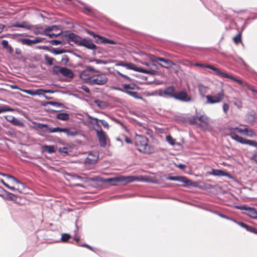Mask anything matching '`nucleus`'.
<instances>
[{
  "mask_svg": "<svg viewBox=\"0 0 257 257\" xmlns=\"http://www.w3.org/2000/svg\"><path fill=\"white\" fill-rule=\"evenodd\" d=\"M201 67H205L207 68L210 69L214 71V74L216 75L221 78H225L229 79L232 81H233L243 87H246L248 89L251 90L254 93V95L257 97V90L254 89L251 86H250L247 83L243 81L242 80L239 79L238 77H234L232 75L228 74L223 71H222L220 69L215 67L213 65H199Z\"/></svg>",
  "mask_w": 257,
  "mask_h": 257,
  "instance_id": "f257e3e1",
  "label": "nucleus"
},
{
  "mask_svg": "<svg viewBox=\"0 0 257 257\" xmlns=\"http://www.w3.org/2000/svg\"><path fill=\"white\" fill-rule=\"evenodd\" d=\"M134 141L139 152L145 154H151L155 152L154 147L149 144V140L147 137L136 134Z\"/></svg>",
  "mask_w": 257,
  "mask_h": 257,
  "instance_id": "f03ea898",
  "label": "nucleus"
},
{
  "mask_svg": "<svg viewBox=\"0 0 257 257\" xmlns=\"http://www.w3.org/2000/svg\"><path fill=\"white\" fill-rule=\"evenodd\" d=\"M35 125L34 126L35 129L37 130H41L44 133H53L56 132H63L66 133L68 136H75L76 133L72 132L69 128H60L59 127H49V125L46 124L41 123L39 122H33Z\"/></svg>",
  "mask_w": 257,
  "mask_h": 257,
  "instance_id": "7ed1b4c3",
  "label": "nucleus"
},
{
  "mask_svg": "<svg viewBox=\"0 0 257 257\" xmlns=\"http://www.w3.org/2000/svg\"><path fill=\"white\" fill-rule=\"evenodd\" d=\"M137 180L135 176H118L110 178L104 179L101 180L104 183H109L111 185H125L127 183L133 182Z\"/></svg>",
  "mask_w": 257,
  "mask_h": 257,
  "instance_id": "20e7f679",
  "label": "nucleus"
},
{
  "mask_svg": "<svg viewBox=\"0 0 257 257\" xmlns=\"http://www.w3.org/2000/svg\"><path fill=\"white\" fill-rule=\"evenodd\" d=\"M0 175L6 177L8 180H10L12 182L17 184V187L16 188L15 187H11L7 183H5L3 179L1 180V182L8 188L11 189L12 191L17 190L19 192L21 193L22 188H23L24 187V185L23 183H22L19 180H18L16 177L11 176L9 174L0 173Z\"/></svg>",
  "mask_w": 257,
  "mask_h": 257,
  "instance_id": "39448f33",
  "label": "nucleus"
},
{
  "mask_svg": "<svg viewBox=\"0 0 257 257\" xmlns=\"http://www.w3.org/2000/svg\"><path fill=\"white\" fill-rule=\"evenodd\" d=\"M97 74L92 75L91 79H89V84L93 85H104L107 80L108 78L106 75L103 73H100L98 71H95Z\"/></svg>",
  "mask_w": 257,
  "mask_h": 257,
  "instance_id": "423d86ee",
  "label": "nucleus"
},
{
  "mask_svg": "<svg viewBox=\"0 0 257 257\" xmlns=\"http://www.w3.org/2000/svg\"><path fill=\"white\" fill-rule=\"evenodd\" d=\"M53 74L57 75H61L63 76L72 79L74 77V74L73 72L66 68L60 67L58 65H55L53 68Z\"/></svg>",
  "mask_w": 257,
  "mask_h": 257,
  "instance_id": "0eeeda50",
  "label": "nucleus"
},
{
  "mask_svg": "<svg viewBox=\"0 0 257 257\" xmlns=\"http://www.w3.org/2000/svg\"><path fill=\"white\" fill-rule=\"evenodd\" d=\"M62 38L63 40L67 41L71 45H72L71 43L73 42L78 46L81 38L79 36L70 31H65L63 32L62 35Z\"/></svg>",
  "mask_w": 257,
  "mask_h": 257,
  "instance_id": "6e6552de",
  "label": "nucleus"
},
{
  "mask_svg": "<svg viewBox=\"0 0 257 257\" xmlns=\"http://www.w3.org/2000/svg\"><path fill=\"white\" fill-rule=\"evenodd\" d=\"M224 95V91L221 89L220 91L215 94L206 95V103L208 104H214L221 102L223 100Z\"/></svg>",
  "mask_w": 257,
  "mask_h": 257,
  "instance_id": "1a4fd4ad",
  "label": "nucleus"
},
{
  "mask_svg": "<svg viewBox=\"0 0 257 257\" xmlns=\"http://www.w3.org/2000/svg\"><path fill=\"white\" fill-rule=\"evenodd\" d=\"M95 71L91 67H89L86 70H83L80 74V77L83 79L85 83L89 84V79H91L92 75Z\"/></svg>",
  "mask_w": 257,
  "mask_h": 257,
  "instance_id": "9d476101",
  "label": "nucleus"
},
{
  "mask_svg": "<svg viewBox=\"0 0 257 257\" xmlns=\"http://www.w3.org/2000/svg\"><path fill=\"white\" fill-rule=\"evenodd\" d=\"M242 127H232L229 129V136L233 139L237 141V139L235 138L234 135L237 137H239L237 135V133H239L241 134L244 135L246 131V125H241Z\"/></svg>",
  "mask_w": 257,
  "mask_h": 257,
  "instance_id": "9b49d317",
  "label": "nucleus"
},
{
  "mask_svg": "<svg viewBox=\"0 0 257 257\" xmlns=\"http://www.w3.org/2000/svg\"><path fill=\"white\" fill-rule=\"evenodd\" d=\"M96 133L100 146L101 147H105L107 145V138L105 132L102 130H96Z\"/></svg>",
  "mask_w": 257,
  "mask_h": 257,
  "instance_id": "f8f14e48",
  "label": "nucleus"
},
{
  "mask_svg": "<svg viewBox=\"0 0 257 257\" xmlns=\"http://www.w3.org/2000/svg\"><path fill=\"white\" fill-rule=\"evenodd\" d=\"M98 159V154L96 152H90L85 160V164L93 165L95 164Z\"/></svg>",
  "mask_w": 257,
  "mask_h": 257,
  "instance_id": "ddd939ff",
  "label": "nucleus"
},
{
  "mask_svg": "<svg viewBox=\"0 0 257 257\" xmlns=\"http://www.w3.org/2000/svg\"><path fill=\"white\" fill-rule=\"evenodd\" d=\"M209 118L206 115H201L198 116V127L206 129L209 126Z\"/></svg>",
  "mask_w": 257,
  "mask_h": 257,
  "instance_id": "4468645a",
  "label": "nucleus"
},
{
  "mask_svg": "<svg viewBox=\"0 0 257 257\" xmlns=\"http://www.w3.org/2000/svg\"><path fill=\"white\" fill-rule=\"evenodd\" d=\"M79 46H83L90 50H95L96 46L90 39H83L80 40Z\"/></svg>",
  "mask_w": 257,
  "mask_h": 257,
  "instance_id": "2eb2a0df",
  "label": "nucleus"
},
{
  "mask_svg": "<svg viewBox=\"0 0 257 257\" xmlns=\"http://www.w3.org/2000/svg\"><path fill=\"white\" fill-rule=\"evenodd\" d=\"M150 58L152 62L154 63L153 64H155V63L160 64V62H163L165 63H166L167 64H175V63L172 62L170 59L158 57L153 55H151Z\"/></svg>",
  "mask_w": 257,
  "mask_h": 257,
  "instance_id": "dca6fc26",
  "label": "nucleus"
},
{
  "mask_svg": "<svg viewBox=\"0 0 257 257\" xmlns=\"http://www.w3.org/2000/svg\"><path fill=\"white\" fill-rule=\"evenodd\" d=\"M241 210H245L246 214L253 218H257V211L254 208L247 207L245 206L237 207Z\"/></svg>",
  "mask_w": 257,
  "mask_h": 257,
  "instance_id": "f3484780",
  "label": "nucleus"
},
{
  "mask_svg": "<svg viewBox=\"0 0 257 257\" xmlns=\"http://www.w3.org/2000/svg\"><path fill=\"white\" fill-rule=\"evenodd\" d=\"M5 200H10V201H13L16 203L22 205L23 203H22L20 201L21 200V198L19 196H18L12 193H10L9 192H7V194L5 196V197L4 198Z\"/></svg>",
  "mask_w": 257,
  "mask_h": 257,
  "instance_id": "a211bd4d",
  "label": "nucleus"
},
{
  "mask_svg": "<svg viewBox=\"0 0 257 257\" xmlns=\"http://www.w3.org/2000/svg\"><path fill=\"white\" fill-rule=\"evenodd\" d=\"M167 179L169 180L177 181L180 182H183L186 185L191 184V181L188 179L187 177L184 176H170Z\"/></svg>",
  "mask_w": 257,
  "mask_h": 257,
  "instance_id": "6ab92c4d",
  "label": "nucleus"
},
{
  "mask_svg": "<svg viewBox=\"0 0 257 257\" xmlns=\"http://www.w3.org/2000/svg\"><path fill=\"white\" fill-rule=\"evenodd\" d=\"M123 66H125L126 67V68H127V69H133V70H134L136 71H138L140 72L151 74H154V70L145 69L142 68L141 67H138L137 66V65H123Z\"/></svg>",
  "mask_w": 257,
  "mask_h": 257,
  "instance_id": "aec40b11",
  "label": "nucleus"
},
{
  "mask_svg": "<svg viewBox=\"0 0 257 257\" xmlns=\"http://www.w3.org/2000/svg\"><path fill=\"white\" fill-rule=\"evenodd\" d=\"M233 136H235L237 139V142L242 144H246L249 146H253L255 147H257V142L254 141L247 140L244 139L241 137H237L234 135Z\"/></svg>",
  "mask_w": 257,
  "mask_h": 257,
  "instance_id": "412c9836",
  "label": "nucleus"
},
{
  "mask_svg": "<svg viewBox=\"0 0 257 257\" xmlns=\"http://www.w3.org/2000/svg\"><path fill=\"white\" fill-rule=\"evenodd\" d=\"M12 27L16 28H21L27 30H31L33 27V25H31L29 24L27 22L23 21L21 23L16 22L12 24Z\"/></svg>",
  "mask_w": 257,
  "mask_h": 257,
  "instance_id": "4be33fe9",
  "label": "nucleus"
},
{
  "mask_svg": "<svg viewBox=\"0 0 257 257\" xmlns=\"http://www.w3.org/2000/svg\"><path fill=\"white\" fill-rule=\"evenodd\" d=\"M174 98L184 101H188L191 100V98L188 96L187 93L183 91L176 93Z\"/></svg>",
  "mask_w": 257,
  "mask_h": 257,
  "instance_id": "5701e85b",
  "label": "nucleus"
},
{
  "mask_svg": "<svg viewBox=\"0 0 257 257\" xmlns=\"http://www.w3.org/2000/svg\"><path fill=\"white\" fill-rule=\"evenodd\" d=\"M176 89L174 86H169L165 89L163 92L164 95L169 97L174 98L176 94Z\"/></svg>",
  "mask_w": 257,
  "mask_h": 257,
  "instance_id": "b1692460",
  "label": "nucleus"
},
{
  "mask_svg": "<svg viewBox=\"0 0 257 257\" xmlns=\"http://www.w3.org/2000/svg\"><path fill=\"white\" fill-rule=\"evenodd\" d=\"M96 43L100 44H110L113 45L116 44V42L113 40L108 39L106 37L99 35L98 39H96Z\"/></svg>",
  "mask_w": 257,
  "mask_h": 257,
  "instance_id": "393cba45",
  "label": "nucleus"
},
{
  "mask_svg": "<svg viewBox=\"0 0 257 257\" xmlns=\"http://www.w3.org/2000/svg\"><path fill=\"white\" fill-rule=\"evenodd\" d=\"M211 175L213 176H228L229 174L221 170L218 169H212L211 172L210 173Z\"/></svg>",
  "mask_w": 257,
  "mask_h": 257,
  "instance_id": "a878e982",
  "label": "nucleus"
},
{
  "mask_svg": "<svg viewBox=\"0 0 257 257\" xmlns=\"http://www.w3.org/2000/svg\"><path fill=\"white\" fill-rule=\"evenodd\" d=\"M56 118L58 119H59L61 120L66 121L69 119L70 117H69V115L68 113H65V112H62V113H58L56 115Z\"/></svg>",
  "mask_w": 257,
  "mask_h": 257,
  "instance_id": "bb28decb",
  "label": "nucleus"
},
{
  "mask_svg": "<svg viewBox=\"0 0 257 257\" xmlns=\"http://www.w3.org/2000/svg\"><path fill=\"white\" fill-rule=\"evenodd\" d=\"M59 30H60V28L58 26L53 25V26H49L44 30V31L43 32V34H47V33H50L51 31H57Z\"/></svg>",
  "mask_w": 257,
  "mask_h": 257,
  "instance_id": "cd10ccee",
  "label": "nucleus"
},
{
  "mask_svg": "<svg viewBox=\"0 0 257 257\" xmlns=\"http://www.w3.org/2000/svg\"><path fill=\"white\" fill-rule=\"evenodd\" d=\"M114 89L116 90L123 91V90L122 89L118 88V87H116ZM124 92H125L126 93L133 96L134 98H141V97H139L138 96V93L137 92L132 91L128 90H125V91H124Z\"/></svg>",
  "mask_w": 257,
  "mask_h": 257,
  "instance_id": "c85d7f7f",
  "label": "nucleus"
},
{
  "mask_svg": "<svg viewBox=\"0 0 257 257\" xmlns=\"http://www.w3.org/2000/svg\"><path fill=\"white\" fill-rule=\"evenodd\" d=\"M244 135L249 137H253L256 136V134L253 129L249 128L248 126L246 125Z\"/></svg>",
  "mask_w": 257,
  "mask_h": 257,
  "instance_id": "c756f323",
  "label": "nucleus"
},
{
  "mask_svg": "<svg viewBox=\"0 0 257 257\" xmlns=\"http://www.w3.org/2000/svg\"><path fill=\"white\" fill-rule=\"evenodd\" d=\"M94 103L98 107L102 109H104L107 106V103L104 101L96 100H95Z\"/></svg>",
  "mask_w": 257,
  "mask_h": 257,
  "instance_id": "7c9ffc66",
  "label": "nucleus"
},
{
  "mask_svg": "<svg viewBox=\"0 0 257 257\" xmlns=\"http://www.w3.org/2000/svg\"><path fill=\"white\" fill-rule=\"evenodd\" d=\"M43 150L48 153H53L55 152V147L54 146L45 145L43 147Z\"/></svg>",
  "mask_w": 257,
  "mask_h": 257,
  "instance_id": "2f4dec72",
  "label": "nucleus"
},
{
  "mask_svg": "<svg viewBox=\"0 0 257 257\" xmlns=\"http://www.w3.org/2000/svg\"><path fill=\"white\" fill-rule=\"evenodd\" d=\"M20 41L23 45H26L27 46H32L34 44V40L29 39H21Z\"/></svg>",
  "mask_w": 257,
  "mask_h": 257,
  "instance_id": "473e14b6",
  "label": "nucleus"
},
{
  "mask_svg": "<svg viewBox=\"0 0 257 257\" xmlns=\"http://www.w3.org/2000/svg\"><path fill=\"white\" fill-rule=\"evenodd\" d=\"M74 239L77 242V244L79 246H83V247H85L89 249H90V250H92V247L89 246V245L86 244V243H83V244H80V242H79V239H80V238L79 237L77 236V235L75 236L74 237Z\"/></svg>",
  "mask_w": 257,
  "mask_h": 257,
  "instance_id": "72a5a7b5",
  "label": "nucleus"
},
{
  "mask_svg": "<svg viewBox=\"0 0 257 257\" xmlns=\"http://www.w3.org/2000/svg\"><path fill=\"white\" fill-rule=\"evenodd\" d=\"M123 140H124L127 144H132V141L131 139L125 135H122L117 139V140L120 141H122Z\"/></svg>",
  "mask_w": 257,
  "mask_h": 257,
  "instance_id": "f704fd0d",
  "label": "nucleus"
},
{
  "mask_svg": "<svg viewBox=\"0 0 257 257\" xmlns=\"http://www.w3.org/2000/svg\"><path fill=\"white\" fill-rule=\"evenodd\" d=\"M189 122L192 124H195L198 126V116H193L190 117L189 119Z\"/></svg>",
  "mask_w": 257,
  "mask_h": 257,
  "instance_id": "c9c22d12",
  "label": "nucleus"
},
{
  "mask_svg": "<svg viewBox=\"0 0 257 257\" xmlns=\"http://www.w3.org/2000/svg\"><path fill=\"white\" fill-rule=\"evenodd\" d=\"M13 110L14 109L10 107L7 105H4L3 106L0 107V113L7 111H13Z\"/></svg>",
  "mask_w": 257,
  "mask_h": 257,
  "instance_id": "e433bc0d",
  "label": "nucleus"
},
{
  "mask_svg": "<svg viewBox=\"0 0 257 257\" xmlns=\"http://www.w3.org/2000/svg\"><path fill=\"white\" fill-rule=\"evenodd\" d=\"M2 45L4 48L9 50L11 52L12 51V48L9 45V42L6 40H3L2 42Z\"/></svg>",
  "mask_w": 257,
  "mask_h": 257,
  "instance_id": "4c0bfd02",
  "label": "nucleus"
},
{
  "mask_svg": "<svg viewBox=\"0 0 257 257\" xmlns=\"http://www.w3.org/2000/svg\"><path fill=\"white\" fill-rule=\"evenodd\" d=\"M233 41L237 45L239 43L242 42L241 33H239L235 36V37L233 38Z\"/></svg>",
  "mask_w": 257,
  "mask_h": 257,
  "instance_id": "58836bf2",
  "label": "nucleus"
},
{
  "mask_svg": "<svg viewBox=\"0 0 257 257\" xmlns=\"http://www.w3.org/2000/svg\"><path fill=\"white\" fill-rule=\"evenodd\" d=\"M110 118L114 122H115L117 123V124H119L120 125H121L122 127V128H123L124 130H126L127 128H126V127L125 126V125L119 120L117 119V118H116L115 117H112V116H110Z\"/></svg>",
  "mask_w": 257,
  "mask_h": 257,
  "instance_id": "ea45409f",
  "label": "nucleus"
},
{
  "mask_svg": "<svg viewBox=\"0 0 257 257\" xmlns=\"http://www.w3.org/2000/svg\"><path fill=\"white\" fill-rule=\"evenodd\" d=\"M97 121H99L101 124L103 126V127L107 130H108L109 127V125L107 121L103 119H98L97 118L95 119Z\"/></svg>",
  "mask_w": 257,
  "mask_h": 257,
  "instance_id": "a19ab883",
  "label": "nucleus"
},
{
  "mask_svg": "<svg viewBox=\"0 0 257 257\" xmlns=\"http://www.w3.org/2000/svg\"><path fill=\"white\" fill-rule=\"evenodd\" d=\"M71 237V236L70 234L68 233H63L61 236V241L63 242H66L69 239H70Z\"/></svg>",
  "mask_w": 257,
  "mask_h": 257,
  "instance_id": "79ce46f5",
  "label": "nucleus"
},
{
  "mask_svg": "<svg viewBox=\"0 0 257 257\" xmlns=\"http://www.w3.org/2000/svg\"><path fill=\"white\" fill-rule=\"evenodd\" d=\"M63 33V32L61 30L59 33H57V34L50 33L44 34V35H45L47 36H48L50 38H53V37H57L58 36L60 35L61 34H62Z\"/></svg>",
  "mask_w": 257,
  "mask_h": 257,
  "instance_id": "37998d69",
  "label": "nucleus"
},
{
  "mask_svg": "<svg viewBox=\"0 0 257 257\" xmlns=\"http://www.w3.org/2000/svg\"><path fill=\"white\" fill-rule=\"evenodd\" d=\"M166 141L172 145H174L175 144V139H173L170 135L166 137Z\"/></svg>",
  "mask_w": 257,
  "mask_h": 257,
  "instance_id": "c03bdc74",
  "label": "nucleus"
},
{
  "mask_svg": "<svg viewBox=\"0 0 257 257\" xmlns=\"http://www.w3.org/2000/svg\"><path fill=\"white\" fill-rule=\"evenodd\" d=\"M198 88L201 94L204 96L206 91V87L203 85H199Z\"/></svg>",
  "mask_w": 257,
  "mask_h": 257,
  "instance_id": "a18cd8bd",
  "label": "nucleus"
},
{
  "mask_svg": "<svg viewBox=\"0 0 257 257\" xmlns=\"http://www.w3.org/2000/svg\"><path fill=\"white\" fill-rule=\"evenodd\" d=\"M32 28H34L35 29L33 30V33L35 35L43 34V32H41L40 29L36 26H33Z\"/></svg>",
  "mask_w": 257,
  "mask_h": 257,
  "instance_id": "49530a36",
  "label": "nucleus"
},
{
  "mask_svg": "<svg viewBox=\"0 0 257 257\" xmlns=\"http://www.w3.org/2000/svg\"><path fill=\"white\" fill-rule=\"evenodd\" d=\"M86 32L88 34H89L90 36H92L95 39V42L96 43V39H98L99 35L94 34L93 32L91 31L90 30H87Z\"/></svg>",
  "mask_w": 257,
  "mask_h": 257,
  "instance_id": "de8ad7c7",
  "label": "nucleus"
},
{
  "mask_svg": "<svg viewBox=\"0 0 257 257\" xmlns=\"http://www.w3.org/2000/svg\"><path fill=\"white\" fill-rule=\"evenodd\" d=\"M238 224L241 226L242 227L245 228L246 230L249 231V229H250L251 226L247 225V224L243 222H239Z\"/></svg>",
  "mask_w": 257,
  "mask_h": 257,
  "instance_id": "09e8293b",
  "label": "nucleus"
},
{
  "mask_svg": "<svg viewBox=\"0 0 257 257\" xmlns=\"http://www.w3.org/2000/svg\"><path fill=\"white\" fill-rule=\"evenodd\" d=\"M21 90L23 92H24L28 94L31 95H35L37 94V93L35 91H34L32 90H27V89H21Z\"/></svg>",
  "mask_w": 257,
  "mask_h": 257,
  "instance_id": "8fccbe9b",
  "label": "nucleus"
},
{
  "mask_svg": "<svg viewBox=\"0 0 257 257\" xmlns=\"http://www.w3.org/2000/svg\"><path fill=\"white\" fill-rule=\"evenodd\" d=\"M8 191L5 190L3 188L0 186V196L3 199L5 197V196Z\"/></svg>",
  "mask_w": 257,
  "mask_h": 257,
  "instance_id": "3c124183",
  "label": "nucleus"
},
{
  "mask_svg": "<svg viewBox=\"0 0 257 257\" xmlns=\"http://www.w3.org/2000/svg\"><path fill=\"white\" fill-rule=\"evenodd\" d=\"M9 121L12 122L15 125H19L21 123L20 121L18 119L14 117H13L12 119L9 120Z\"/></svg>",
  "mask_w": 257,
  "mask_h": 257,
  "instance_id": "603ef678",
  "label": "nucleus"
},
{
  "mask_svg": "<svg viewBox=\"0 0 257 257\" xmlns=\"http://www.w3.org/2000/svg\"><path fill=\"white\" fill-rule=\"evenodd\" d=\"M234 105L236 106L238 108H241L242 107V103L240 100H237L234 102Z\"/></svg>",
  "mask_w": 257,
  "mask_h": 257,
  "instance_id": "864d4df0",
  "label": "nucleus"
},
{
  "mask_svg": "<svg viewBox=\"0 0 257 257\" xmlns=\"http://www.w3.org/2000/svg\"><path fill=\"white\" fill-rule=\"evenodd\" d=\"M222 108H223V112L225 114H227L228 112V111L229 109V105L227 103H225L223 104Z\"/></svg>",
  "mask_w": 257,
  "mask_h": 257,
  "instance_id": "5fc2aeb1",
  "label": "nucleus"
},
{
  "mask_svg": "<svg viewBox=\"0 0 257 257\" xmlns=\"http://www.w3.org/2000/svg\"><path fill=\"white\" fill-rule=\"evenodd\" d=\"M50 43L52 45L57 46L61 44L62 43V42L58 40H52L50 41Z\"/></svg>",
  "mask_w": 257,
  "mask_h": 257,
  "instance_id": "6e6d98bb",
  "label": "nucleus"
},
{
  "mask_svg": "<svg viewBox=\"0 0 257 257\" xmlns=\"http://www.w3.org/2000/svg\"><path fill=\"white\" fill-rule=\"evenodd\" d=\"M45 58L48 64H53L54 60L53 58L49 57L47 55L45 56Z\"/></svg>",
  "mask_w": 257,
  "mask_h": 257,
  "instance_id": "4d7b16f0",
  "label": "nucleus"
},
{
  "mask_svg": "<svg viewBox=\"0 0 257 257\" xmlns=\"http://www.w3.org/2000/svg\"><path fill=\"white\" fill-rule=\"evenodd\" d=\"M44 40H45V38L37 37L34 40V44L43 42Z\"/></svg>",
  "mask_w": 257,
  "mask_h": 257,
  "instance_id": "13d9d810",
  "label": "nucleus"
},
{
  "mask_svg": "<svg viewBox=\"0 0 257 257\" xmlns=\"http://www.w3.org/2000/svg\"><path fill=\"white\" fill-rule=\"evenodd\" d=\"M123 87L124 89L127 90V89H133V87L131 86V84H125L123 85Z\"/></svg>",
  "mask_w": 257,
  "mask_h": 257,
  "instance_id": "bf43d9fd",
  "label": "nucleus"
},
{
  "mask_svg": "<svg viewBox=\"0 0 257 257\" xmlns=\"http://www.w3.org/2000/svg\"><path fill=\"white\" fill-rule=\"evenodd\" d=\"M67 148H66V147H62V148H60L59 149V151L61 153H68V151H67Z\"/></svg>",
  "mask_w": 257,
  "mask_h": 257,
  "instance_id": "052dcab7",
  "label": "nucleus"
},
{
  "mask_svg": "<svg viewBox=\"0 0 257 257\" xmlns=\"http://www.w3.org/2000/svg\"><path fill=\"white\" fill-rule=\"evenodd\" d=\"M250 228V229H249L248 231L257 234V228H256L252 226H251Z\"/></svg>",
  "mask_w": 257,
  "mask_h": 257,
  "instance_id": "680f3d73",
  "label": "nucleus"
},
{
  "mask_svg": "<svg viewBox=\"0 0 257 257\" xmlns=\"http://www.w3.org/2000/svg\"><path fill=\"white\" fill-rule=\"evenodd\" d=\"M178 167L180 169H182V170H184V169H185L186 168V165H184V164H179V165L178 166Z\"/></svg>",
  "mask_w": 257,
  "mask_h": 257,
  "instance_id": "e2e57ef3",
  "label": "nucleus"
},
{
  "mask_svg": "<svg viewBox=\"0 0 257 257\" xmlns=\"http://www.w3.org/2000/svg\"><path fill=\"white\" fill-rule=\"evenodd\" d=\"M39 91H42L45 93H52L53 92V91L51 90H42V89H39Z\"/></svg>",
  "mask_w": 257,
  "mask_h": 257,
  "instance_id": "0e129e2a",
  "label": "nucleus"
},
{
  "mask_svg": "<svg viewBox=\"0 0 257 257\" xmlns=\"http://www.w3.org/2000/svg\"><path fill=\"white\" fill-rule=\"evenodd\" d=\"M82 89L83 90H84L86 92L89 93V89L88 88H87L86 86H83Z\"/></svg>",
  "mask_w": 257,
  "mask_h": 257,
  "instance_id": "69168bd1",
  "label": "nucleus"
},
{
  "mask_svg": "<svg viewBox=\"0 0 257 257\" xmlns=\"http://www.w3.org/2000/svg\"><path fill=\"white\" fill-rule=\"evenodd\" d=\"M50 103L56 106H60L62 105L61 103L56 102H50Z\"/></svg>",
  "mask_w": 257,
  "mask_h": 257,
  "instance_id": "338daca9",
  "label": "nucleus"
},
{
  "mask_svg": "<svg viewBox=\"0 0 257 257\" xmlns=\"http://www.w3.org/2000/svg\"><path fill=\"white\" fill-rule=\"evenodd\" d=\"M253 159L254 161L257 163V153L253 156Z\"/></svg>",
  "mask_w": 257,
  "mask_h": 257,
  "instance_id": "774afa93",
  "label": "nucleus"
}]
</instances>
